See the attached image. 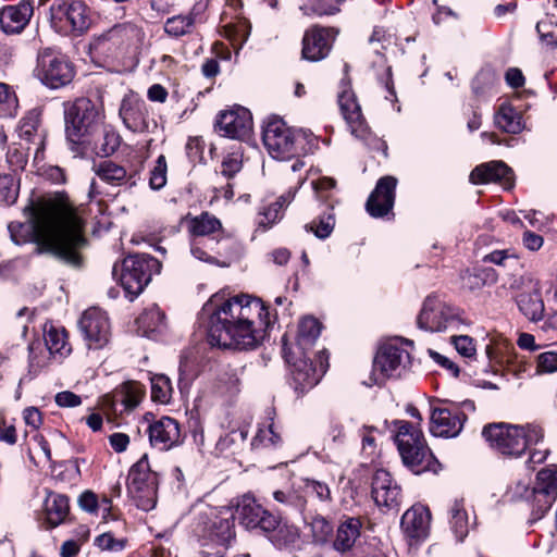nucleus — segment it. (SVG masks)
Segmentation results:
<instances>
[{
    "label": "nucleus",
    "instance_id": "72a5a7b5",
    "mask_svg": "<svg viewBox=\"0 0 557 557\" xmlns=\"http://www.w3.org/2000/svg\"><path fill=\"white\" fill-rule=\"evenodd\" d=\"M327 364L321 361L320 369L318 370L312 366V362L307 359H301L294 363L293 377L297 384L296 388L301 391L309 389L317 385L321 376L325 373Z\"/></svg>",
    "mask_w": 557,
    "mask_h": 557
},
{
    "label": "nucleus",
    "instance_id": "3c124183",
    "mask_svg": "<svg viewBox=\"0 0 557 557\" xmlns=\"http://www.w3.org/2000/svg\"><path fill=\"white\" fill-rule=\"evenodd\" d=\"M30 147H23L22 144H12L7 151V162L12 171H22L27 164Z\"/></svg>",
    "mask_w": 557,
    "mask_h": 557
},
{
    "label": "nucleus",
    "instance_id": "c03bdc74",
    "mask_svg": "<svg viewBox=\"0 0 557 557\" xmlns=\"http://www.w3.org/2000/svg\"><path fill=\"white\" fill-rule=\"evenodd\" d=\"M273 498L277 503L298 511H302L307 505L306 495H304L302 491L299 488V482L293 488L275 491Z\"/></svg>",
    "mask_w": 557,
    "mask_h": 557
},
{
    "label": "nucleus",
    "instance_id": "e2e57ef3",
    "mask_svg": "<svg viewBox=\"0 0 557 557\" xmlns=\"http://www.w3.org/2000/svg\"><path fill=\"white\" fill-rule=\"evenodd\" d=\"M311 184L318 198L322 200H327L330 198L329 193L336 186V182L331 177H321L317 181H312Z\"/></svg>",
    "mask_w": 557,
    "mask_h": 557
},
{
    "label": "nucleus",
    "instance_id": "4c0bfd02",
    "mask_svg": "<svg viewBox=\"0 0 557 557\" xmlns=\"http://www.w3.org/2000/svg\"><path fill=\"white\" fill-rule=\"evenodd\" d=\"M94 171L102 182L112 186H122L132 178L124 166L111 160H104L96 164Z\"/></svg>",
    "mask_w": 557,
    "mask_h": 557
},
{
    "label": "nucleus",
    "instance_id": "f704fd0d",
    "mask_svg": "<svg viewBox=\"0 0 557 557\" xmlns=\"http://www.w3.org/2000/svg\"><path fill=\"white\" fill-rule=\"evenodd\" d=\"M90 138L92 144L85 145L84 154L90 149L98 156H111L116 151L121 141L120 135L116 132L106 129L101 124L99 131Z\"/></svg>",
    "mask_w": 557,
    "mask_h": 557
},
{
    "label": "nucleus",
    "instance_id": "79ce46f5",
    "mask_svg": "<svg viewBox=\"0 0 557 557\" xmlns=\"http://www.w3.org/2000/svg\"><path fill=\"white\" fill-rule=\"evenodd\" d=\"M196 8L187 15H176L169 17L164 25L166 34L173 37H181L191 32L196 20Z\"/></svg>",
    "mask_w": 557,
    "mask_h": 557
},
{
    "label": "nucleus",
    "instance_id": "0e129e2a",
    "mask_svg": "<svg viewBox=\"0 0 557 557\" xmlns=\"http://www.w3.org/2000/svg\"><path fill=\"white\" fill-rule=\"evenodd\" d=\"M428 354L435 363L446 369L454 377L459 375V367L453 360L433 349H429Z\"/></svg>",
    "mask_w": 557,
    "mask_h": 557
},
{
    "label": "nucleus",
    "instance_id": "13d9d810",
    "mask_svg": "<svg viewBox=\"0 0 557 557\" xmlns=\"http://www.w3.org/2000/svg\"><path fill=\"white\" fill-rule=\"evenodd\" d=\"M28 352L29 367L32 370L38 371L47 366L49 357L41 348L39 341H34L28 345Z\"/></svg>",
    "mask_w": 557,
    "mask_h": 557
},
{
    "label": "nucleus",
    "instance_id": "37998d69",
    "mask_svg": "<svg viewBox=\"0 0 557 557\" xmlns=\"http://www.w3.org/2000/svg\"><path fill=\"white\" fill-rule=\"evenodd\" d=\"M321 333V324L313 317L304 318L299 323L297 345L304 349L311 346Z\"/></svg>",
    "mask_w": 557,
    "mask_h": 557
},
{
    "label": "nucleus",
    "instance_id": "7c9ffc66",
    "mask_svg": "<svg viewBox=\"0 0 557 557\" xmlns=\"http://www.w3.org/2000/svg\"><path fill=\"white\" fill-rule=\"evenodd\" d=\"M362 521L358 517H345L336 531L333 543L334 549L345 553L352 548L357 539L360 536Z\"/></svg>",
    "mask_w": 557,
    "mask_h": 557
},
{
    "label": "nucleus",
    "instance_id": "6e6d98bb",
    "mask_svg": "<svg viewBox=\"0 0 557 557\" xmlns=\"http://www.w3.org/2000/svg\"><path fill=\"white\" fill-rule=\"evenodd\" d=\"M533 516L535 519L542 518L556 500V496L547 494V492L536 491L533 487Z\"/></svg>",
    "mask_w": 557,
    "mask_h": 557
},
{
    "label": "nucleus",
    "instance_id": "7ed1b4c3",
    "mask_svg": "<svg viewBox=\"0 0 557 557\" xmlns=\"http://www.w3.org/2000/svg\"><path fill=\"white\" fill-rule=\"evenodd\" d=\"M482 435L493 449L515 458L521 457L529 447L544 440V431L536 424L492 423L483 428Z\"/></svg>",
    "mask_w": 557,
    "mask_h": 557
},
{
    "label": "nucleus",
    "instance_id": "58836bf2",
    "mask_svg": "<svg viewBox=\"0 0 557 557\" xmlns=\"http://www.w3.org/2000/svg\"><path fill=\"white\" fill-rule=\"evenodd\" d=\"M495 124L505 133L518 134L523 129L522 116L510 104H502L495 114Z\"/></svg>",
    "mask_w": 557,
    "mask_h": 557
},
{
    "label": "nucleus",
    "instance_id": "bb28decb",
    "mask_svg": "<svg viewBox=\"0 0 557 557\" xmlns=\"http://www.w3.org/2000/svg\"><path fill=\"white\" fill-rule=\"evenodd\" d=\"M431 521V513L423 505H413L401 517V528L412 539L426 536Z\"/></svg>",
    "mask_w": 557,
    "mask_h": 557
},
{
    "label": "nucleus",
    "instance_id": "c9c22d12",
    "mask_svg": "<svg viewBox=\"0 0 557 557\" xmlns=\"http://www.w3.org/2000/svg\"><path fill=\"white\" fill-rule=\"evenodd\" d=\"M141 399V391L135 383L124 384L112 397V410L114 413H123L133 410Z\"/></svg>",
    "mask_w": 557,
    "mask_h": 557
},
{
    "label": "nucleus",
    "instance_id": "dca6fc26",
    "mask_svg": "<svg viewBox=\"0 0 557 557\" xmlns=\"http://www.w3.org/2000/svg\"><path fill=\"white\" fill-rule=\"evenodd\" d=\"M466 420L465 412L457 407H434L430 417V432L437 437H456Z\"/></svg>",
    "mask_w": 557,
    "mask_h": 557
},
{
    "label": "nucleus",
    "instance_id": "cd10ccee",
    "mask_svg": "<svg viewBox=\"0 0 557 557\" xmlns=\"http://www.w3.org/2000/svg\"><path fill=\"white\" fill-rule=\"evenodd\" d=\"M18 137L27 144L35 146L34 159H44L45 139L44 131L39 129V119L36 114L23 117L17 128Z\"/></svg>",
    "mask_w": 557,
    "mask_h": 557
},
{
    "label": "nucleus",
    "instance_id": "c85d7f7f",
    "mask_svg": "<svg viewBox=\"0 0 557 557\" xmlns=\"http://www.w3.org/2000/svg\"><path fill=\"white\" fill-rule=\"evenodd\" d=\"M137 333L148 338H157L166 330L165 315L157 305L147 307L136 320Z\"/></svg>",
    "mask_w": 557,
    "mask_h": 557
},
{
    "label": "nucleus",
    "instance_id": "4468645a",
    "mask_svg": "<svg viewBox=\"0 0 557 557\" xmlns=\"http://www.w3.org/2000/svg\"><path fill=\"white\" fill-rule=\"evenodd\" d=\"M79 330L89 349H102L111 337V324L107 312L99 308H89L79 319Z\"/></svg>",
    "mask_w": 557,
    "mask_h": 557
},
{
    "label": "nucleus",
    "instance_id": "39448f33",
    "mask_svg": "<svg viewBox=\"0 0 557 557\" xmlns=\"http://www.w3.org/2000/svg\"><path fill=\"white\" fill-rule=\"evenodd\" d=\"M65 133L75 156H84L85 145H91L100 128L98 112L87 98H78L65 106Z\"/></svg>",
    "mask_w": 557,
    "mask_h": 557
},
{
    "label": "nucleus",
    "instance_id": "a19ab883",
    "mask_svg": "<svg viewBox=\"0 0 557 557\" xmlns=\"http://www.w3.org/2000/svg\"><path fill=\"white\" fill-rule=\"evenodd\" d=\"M450 528L459 542H462L469 533L470 522L463 502L456 499L450 509Z\"/></svg>",
    "mask_w": 557,
    "mask_h": 557
},
{
    "label": "nucleus",
    "instance_id": "a211bd4d",
    "mask_svg": "<svg viewBox=\"0 0 557 557\" xmlns=\"http://www.w3.org/2000/svg\"><path fill=\"white\" fill-rule=\"evenodd\" d=\"M372 498L379 507L397 510L401 500V490L392 474L385 469H377L372 476Z\"/></svg>",
    "mask_w": 557,
    "mask_h": 557
},
{
    "label": "nucleus",
    "instance_id": "2eb2a0df",
    "mask_svg": "<svg viewBox=\"0 0 557 557\" xmlns=\"http://www.w3.org/2000/svg\"><path fill=\"white\" fill-rule=\"evenodd\" d=\"M235 519L247 530H271L275 523V516L264 509L251 494L238 498L235 508Z\"/></svg>",
    "mask_w": 557,
    "mask_h": 557
},
{
    "label": "nucleus",
    "instance_id": "5701e85b",
    "mask_svg": "<svg viewBox=\"0 0 557 557\" xmlns=\"http://www.w3.org/2000/svg\"><path fill=\"white\" fill-rule=\"evenodd\" d=\"M472 184L499 183L504 188L513 186V172L503 161H490L475 166L469 176Z\"/></svg>",
    "mask_w": 557,
    "mask_h": 557
},
{
    "label": "nucleus",
    "instance_id": "c756f323",
    "mask_svg": "<svg viewBox=\"0 0 557 557\" xmlns=\"http://www.w3.org/2000/svg\"><path fill=\"white\" fill-rule=\"evenodd\" d=\"M270 542L277 548H293L298 545L300 541L299 529L289 524L286 521L280 520L275 517V523L271 530L263 531Z\"/></svg>",
    "mask_w": 557,
    "mask_h": 557
},
{
    "label": "nucleus",
    "instance_id": "603ef678",
    "mask_svg": "<svg viewBox=\"0 0 557 557\" xmlns=\"http://www.w3.org/2000/svg\"><path fill=\"white\" fill-rule=\"evenodd\" d=\"M18 196V184L12 174L0 173V202L12 205Z\"/></svg>",
    "mask_w": 557,
    "mask_h": 557
},
{
    "label": "nucleus",
    "instance_id": "052dcab7",
    "mask_svg": "<svg viewBox=\"0 0 557 557\" xmlns=\"http://www.w3.org/2000/svg\"><path fill=\"white\" fill-rule=\"evenodd\" d=\"M304 15H333L339 11L336 4L318 1L312 5L302 4L299 7Z\"/></svg>",
    "mask_w": 557,
    "mask_h": 557
},
{
    "label": "nucleus",
    "instance_id": "5fc2aeb1",
    "mask_svg": "<svg viewBox=\"0 0 557 557\" xmlns=\"http://www.w3.org/2000/svg\"><path fill=\"white\" fill-rule=\"evenodd\" d=\"M463 286L470 289H476L484 286L488 280L495 281L494 273L492 270H479L470 272L465 271L461 275Z\"/></svg>",
    "mask_w": 557,
    "mask_h": 557
},
{
    "label": "nucleus",
    "instance_id": "a878e982",
    "mask_svg": "<svg viewBox=\"0 0 557 557\" xmlns=\"http://www.w3.org/2000/svg\"><path fill=\"white\" fill-rule=\"evenodd\" d=\"M188 234L193 239L218 238L223 233L221 221L209 212H202L199 215L187 214L183 219Z\"/></svg>",
    "mask_w": 557,
    "mask_h": 557
},
{
    "label": "nucleus",
    "instance_id": "49530a36",
    "mask_svg": "<svg viewBox=\"0 0 557 557\" xmlns=\"http://www.w3.org/2000/svg\"><path fill=\"white\" fill-rule=\"evenodd\" d=\"M333 208L330 207L329 211L323 213L319 220H313L311 223L306 224L307 232H312L318 238H327L334 230L335 219L332 213Z\"/></svg>",
    "mask_w": 557,
    "mask_h": 557
},
{
    "label": "nucleus",
    "instance_id": "9b49d317",
    "mask_svg": "<svg viewBox=\"0 0 557 557\" xmlns=\"http://www.w3.org/2000/svg\"><path fill=\"white\" fill-rule=\"evenodd\" d=\"M35 73L44 85L57 89L72 82L74 67L64 57L46 49L38 54Z\"/></svg>",
    "mask_w": 557,
    "mask_h": 557
},
{
    "label": "nucleus",
    "instance_id": "ea45409f",
    "mask_svg": "<svg viewBox=\"0 0 557 557\" xmlns=\"http://www.w3.org/2000/svg\"><path fill=\"white\" fill-rule=\"evenodd\" d=\"M219 243L220 240L218 238L193 239L190 243V252L200 261L225 267L226 263L219 262L216 257L213 256V252L220 253L216 249Z\"/></svg>",
    "mask_w": 557,
    "mask_h": 557
},
{
    "label": "nucleus",
    "instance_id": "8fccbe9b",
    "mask_svg": "<svg viewBox=\"0 0 557 557\" xmlns=\"http://www.w3.org/2000/svg\"><path fill=\"white\" fill-rule=\"evenodd\" d=\"M168 163L165 156L160 154L149 172V186L153 190H160L166 185Z\"/></svg>",
    "mask_w": 557,
    "mask_h": 557
},
{
    "label": "nucleus",
    "instance_id": "2f4dec72",
    "mask_svg": "<svg viewBox=\"0 0 557 557\" xmlns=\"http://www.w3.org/2000/svg\"><path fill=\"white\" fill-rule=\"evenodd\" d=\"M44 339L50 357L63 359L72 351L67 332L64 327L46 324L44 327Z\"/></svg>",
    "mask_w": 557,
    "mask_h": 557
},
{
    "label": "nucleus",
    "instance_id": "6ab92c4d",
    "mask_svg": "<svg viewBox=\"0 0 557 557\" xmlns=\"http://www.w3.org/2000/svg\"><path fill=\"white\" fill-rule=\"evenodd\" d=\"M397 183V178L391 175L377 181L366 202V210L372 218H383L393 210Z\"/></svg>",
    "mask_w": 557,
    "mask_h": 557
},
{
    "label": "nucleus",
    "instance_id": "e433bc0d",
    "mask_svg": "<svg viewBox=\"0 0 557 557\" xmlns=\"http://www.w3.org/2000/svg\"><path fill=\"white\" fill-rule=\"evenodd\" d=\"M519 310L531 321H539L544 314V302L537 283L532 293H521L517 297Z\"/></svg>",
    "mask_w": 557,
    "mask_h": 557
},
{
    "label": "nucleus",
    "instance_id": "412c9836",
    "mask_svg": "<svg viewBox=\"0 0 557 557\" xmlns=\"http://www.w3.org/2000/svg\"><path fill=\"white\" fill-rule=\"evenodd\" d=\"M333 41L331 28L313 26L305 32L301 55L311 62L321 61L330 53Z\"/></svg>",
    "mask_w": 557,
    "mask_h": 557
},
{
    "label": "nucleus",
    "instance_id": "393cba45",
    "mask_svg": "<svg viewBox=\"0 0 557 557\" xmlns=\"http://www.w3.org/2000/svg\"><path fill=\"white\" fill-rule=\"evenodd\" d=\"M33 14V4L26 0L16 5H5L0 10V28L5 34H18L26 27Z\"/></svg>",
    "mask_w": 557,
    "mask_h": 557
},
{
    "label": "nucleus",
    "instance_id": "f03ea898",
    "mask_svg": "<svg viewBox=\"0 0 557 557\" xmlns=\"http://www.w3.org/2000/svg\"><path fill=\"white\" fill-rule=\"evenodd\" d=\"M216 296L208 306H216L209 318L208 341L212 346L236 349L256 348L272 323L264 302L250 295H238L220 306Z\"/></svg>",
    "mask_w": 557,
    "mask_h": 557
},
{
    "label": "nucleus",
    "instance_id": "de8ad7c7",
    "mask_svg": "<svg viewBox=\"0 0 557 557\" xmlns=\"http://www.w3.org/2000/svg\"><path fill=\"white\" fill-rule=\"evenodd\" d=\"M172 396V385L168 376L158 374L151 377V398L160 404H168Z\"/></svg>",
    "mask_w": 557,
    "mask_h": 557
},
{
    "label": "nucleus",
    "instance_id": "680f3d73",
    "mask_svg": "<svg viewBox=\"0 0 557 557\" xmlns=\"http://www.w3.org/2000/svg\"><path fill=\"white\" fill-rule=\"evenodd\" d=\"M536 369L539 373H554L557 371V351H545L537 356Z\"/></svg>",
    "mask_w": 557,
    "mask_h": 557
},
{
    "label": "nucleus",
    "instance_id": "864d4df0",
    "mask_svg": "<svg viewBox=\"0 0 557 557\" xmlns=\"http://www.w3.org/2000/svg\"><path fill=\"white\" fill-rule=\"evenodd\" d=\"M281 442L280 434L275 431L274 422L271 421L268 425L259 428L257 434L252 440V446L258 448L276 446Z\"/></svg>",
    "mask_w": 557,
    "mask_h": 557
},
{
    "label": "nucleus",
    "instance_id": "423d86ee",
    "mask_svg": "<svg viewBox=\"0 0 557 557\" xmlns=\"http://www.w3.org/2000/svg\"><path fill=\"white\" fill-rule=\"evenodd\" d=\"M160 269L161 264L156 258L149 255H134L126 257L121 265L114 264L112 275L117 278L131 299H134Z\"/></svg>",
    "mask_w": 557,
    "mask_h": 557
},
{
    "label": "nucleus",
    "instance_id": "1a4fd4ad",
    "mask_svg": "<svg viewBox=\"0 0 557 557\" xmlns=\"http://www.w3.org/2000/svg\"><path fill=\"white\" fill-rule=\"evenodd\" d=\"M158 473L152 471L147 454L131 468L127 476V490L137 502V507L150 510L156 505Z\"/></svg>",
    "mask_w": 557,
    "mask_h": 557
},
{
    "label": "nucleus",
    "instance_id": "f8f14e48",
    "mask_svg": "<svg viewBox=\"0 0 557 557\" xmlns=\"http://www.w3.org/2000/svg\"><path fill=\"white\" fill-rule=\"evenodd\" d=\"M410 363L409 352L395 343H386L377 350L372 367L374 384H382L389 377L399 376Z\"/></svg>",
    "mask_w": 557,
    "mask_h": 557
},
{
    "label": "nucleus",
    "instance_id": "6e6552de",
    "mask_svg": "<svg viewBox=\"0 0 557 557\" xmlns=\"http://www.w3.org/2000/svg\"><path fill=\"white\" fill-rule=\"evenodd\" d=\"M49 22L62 35H82L90 24L87 7L81 0H54L49 9Z\"/></svg>",
    "mask_w": 557,
    "mask_h": 557
},
{
    "label": "nucleus",
    "instance_id": "f257e3e1",
    "mask_svg": "<svg viewBox=\"0 0 557 557\" xmlns=\"http://www.w3.org/2000/svg\"><path fill=\"white\" fill-rule=\"evenodd\" d=\"M8 230L16 245L34 242L40 250L51 252L73 265L81 262L77 249L86 242L82 233L83 225L67 205L33 208L28 222H11Z\"/></svg>",
    "mask_w": 557,
    "mask_h": 557
},
{
    "label": "nucleus",
    "instance_id": "69168bd1",
    "mask_svg": "<svg viewBox=\"0 0 557 557\" xmlns=\"http://www.w3.org/2000/svg\"><path fill=\"white\" fill-rule=\"evenodd\" d=\"M54 400L59 407L63 408H73L82 404L81 396L71 391H63L58 393L54 397Z\"/></svg>",
    "mask_w": 557,
    "mask_h": 557
},
{
    "label": "nucleus",
    "instance_id": "a18cd8bd",
    "mask_svg": "<svg viewBox=\"0 0 557 557\" xmlns=\"http://www.w3.org/2000/svg\"><path fill=\"white\" fill-rule=\"evenodd\" d=\"M299 488L306 497L312 496L320 502L331 500V490L329 484L324 481L302 478L299 480Z\"/></svg>",
    "mask_w": 557,
    "mask_h": 557
},
{
    "label": "nucleus",
    "instance_id": "bf43d9fd",
    "mask_svg": "<svg viewBox=\"0 0 557 557\" xmlns=\"http://www.w3.org/2000/svg\"><path fill=\"white\" fill-rule=\"evenodd\" d=\"M243 165V154L240 151L236 150L228 153L223 162L221 173L227 178L233 177L236 173H238Z\"/></svg>",
    "mask_w": 557,
    "mask_h": 557
},
{
    "label": "nucleus",
    "instance_id": "338daca9",
    "mask_svg": "<svg viewBox=\"0 0 557 557\" xmlns=\"http://www.w3.org/2000/svg\"><path fill=\"white\" fill-rule=\"evenodd\" d=\"M78 505L87 512H95L99 508L97 496L90 491H86L79 496Z\"/></svg>",
    "mask_w": 557,
    "mask_h": 557
},
{
    "label": "nucleus",
    "instance_id": "4be33fe9",
    "mask_svg": "<svg viewBox=\"0 0 557 557\" xmlns=\"http://www.w3.org/2000/svg\"><path fill=\"white\" fill-rule=\"evenodd\" d=\"M338 104L350 133L357 138L366 139L370 131L355 94L344 88L338 96Z\"/></svg>",
    "mask_w": 557,
    "mask_h": 557
},
{
    "label": "nucleus",
    "instance_id": "774afa93",
    "mask_svg": "<svg viewBox=\"0 0 557 557\" xmlns=\"http://www.w3.org/2000/svg\"><path fill=\"white\" fill-rule=\"evenodd\" d=\"M280 211H281V209L275 205V202L273 205H271L261 214V218L259 219V222H258L259 225L263 226L265 228L271 226L273 223H275V221L277 219H280Z\"/></svg>",
    "mask_w": 557,
    "mask_h": 557
},
{
    "label": "nucleus",
    "instance_id": "4d7b16f0",
    "mask_svg": "<svg viewBox=\"0 0 557 557\" xmlns=\"http://www.w3.org/2000/svg\"><path fill=\"white\" fill-rule=\"evenodd\" d=\"M450 343L463 358H474L476 347L472 337L468 335H451Z\"/></svg>",
    "mask_w": 557,
    "mask_h": 557
},
{
    "label": "nucleus",
    "instance_id": "20e7f679",
    "mask_svg": "<svg viewBox=\"0 0 557 557\" xmlns=\"http://www.w3.org/2000/svg\"><path fill=\"white\" fill-rule=\"evenodd\" d=\"M394 440L404 465L414 474L437 473L441 465L428 447L423 433L405 420H395Z\"/></svg>",
    "mask_w": 557,
    "mask_h": 557
},
{
    "label": "nucleus",
    "instance_id": "ddd939ff",
    "mask_svg": "<svg viewBox=\"0 0 557 557\" xmlns=\"http://www.w3.org/2000/svg\"><path fill=\"white\" fill-rule=\"evenodd\" d=\"M145 39L143 27L133 22L114 25L95 40V48L101 51L113 46L119 50L138 49Z\"/></svg>",
    "mask_w": 557,
    "mask_h": 557
},
{
    "label": "nucleus",
    "instance_id": "0eeeda50",
    "mask_svg": "<svg viewBox=\"0 0 557 557\" xmlns=\"http://www.w3.org/2000/svg\"><path fill=\"white\" fill-rule=\"evenodd\" d=\"M418 326L428 332H456L465 325L457 308L437 297H428L417 320Z\"/></svg>",
    "mask_w": 557,
    "mask_h": 557
},
{
    "label": "nucleus",
    "instance_id": "b1692460",
    "mask_svg": "<svg viewBox=\"0 0 557 557\" xmlns=\"http://www.w3.org/2000/svg\"><path fill=\"white\" fill-rule=\"evenodd\" d=\"M148 433L150 444L160 450H168L181 443L180 424L170 417H162L151 423Z\"/></svg>",
    "mask_w": 557,
    "mask_h": 557
},
{
    "label": "nucleus",
    "instance_id": "09e8293b",
    "mask_svg": "<svg viewBox=\"0 0 557 557\" xmlns=\"http://www.w3.org/2000/svg\"><path fill=\"white\" fill-rule=\"evenodd\" d=\"M534 488L557 496V466L542 469L537 473Z\"/></svg>",
    "mask_w": 557,
    "mask_h": 557
},
{
    "label": "nucleus",
    "instance_id": "9d476101",
    "mask_svg": "<svg viewBox=\"0 0 557 557\" xmlns=\"http://www.w3.org/2000/svg\"><path fill=\"white\" fill-rule=\"evenodd\" d=\"M262 139L273 159L287 160L297 154L295 132L277 116L267 121Z\"/></svg>",
    "mask_w": 557,
    "mask_h": 557
},
{
    "label": "nucleus",
    "instance_id": "473e14b6",
    "mask_svg": "<svg viewBox=\"0 0 557 557\" xmlns=\"http://www.w3.org/2000/svg\"><path fill=\"white\" fill-rule=\"evenodd\" d=\"M70 513L69 498L65 495L49 492L45 499V521L49 528L65 522Z\"/></svg>",
    "mask_w": 557,
    "mask_h": 557
},
{
    "label": "nucleus",
    "instance_id": "aec40b11",
    "mask_svg": "<svg viewBox=\"0 0 557 557\" xmlns=\"http://www.w3.org/2000/svg\"><path fill=\"white\" fill-rule=\"evenodd\" d=\"M119 114L127 129L134 133L148 131V107L137 94L131 91L123 97Z\"/></svg>",
    "mask_w": 557,
    "mask_h": 557
},
{
    "label": "nucleus",
    "instance_id": "f3484780",
    "mask_svg": "<svg viewBox=\"0 0 557 557\" xmlns=\"http://www.w3.org/2000/svg\"><path fill=\"white\" fill-rule=\"evenodd\" d=\"M218 131L226 137L243 139L252 129V116L248 109L237 106L219 114Z\"/></svg>",
    "mask_w": 557,
    "mask_h": 557
}]
</instances>
